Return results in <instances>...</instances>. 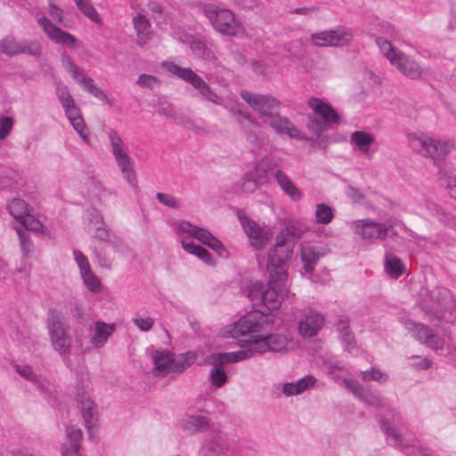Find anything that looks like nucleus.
Here are the masks:
<instances>
[{
	"instance_id": "obj_37",
	"label": "nucleus",
	"mask_w": 456,
	"mask_h": 456,
	"mask_svg": "<svg viewBox=\"0 0 456 456\" xmlns=\"http://www.w3.org/2000/svg\"><path fill=\"white\" fill-rule=\"evenodd\" d=\"M133 24L137 35V41L140 45H143L149 39L150 21L142 14L134 17Z\"/></svg>"
},
{
	"instance_id": "obj_16",
	"label": "nucleus",
	"mask_w": 456,
	"mask_h": 456,
	"mask_svg": "<svg viewBox=\"0 0 456 456\" xmlns=\"http://www.w3.org/2000/svg\"><path fill=\"white\" fill-rule=\"evenodd\" d=\"M264 123L271 126L280 134H284L299 141L310 140L309 137L304 132L297 129L287 117L281 116L279 110L273 115H271Z\"/></svg>"
},
{
	"instance_id": "obj_4",
	"label": "nucleus",
	"mask_w": 456,
	"mask_h": 456,
	"mask_svg": "<svg viewBox=\"0 0 456 456\" xmlns=\"http://www.w3.org/2000/svg\"><path fill=\"white\" fill-rule=\"evenodd\" d=\"M202 11L218 33L228 37H238L243 32L240 22L235 19L234 13L229 9L206 4Z\"/></svg>"
},
{
	"instance_id": "obj_14",
	"label": "nucleus",
	"mask_w": 456,
	"mask_h": 456,
	"mask_svg": "<svg viewBox=\"0 0 456 456\" xmlns=\"http://www.w3.org/2000/svg\"><path fill=\"white\" fill-rule=\"evenodd\" d=\"M406 329L419 343L434 350L443 349L444 339L435 332L430 327L419 322H408Z\"/></svg>"
},
{
	"instance_id": "obj_55",
	"label": "nucleus",
	"mask_w": 456,
	"mask_h": 456,
	"mask_svg": "<svg viewBox=\"0 0 456 456\" xmlns=\"http://www.w3.org/2000/svg\"><path fill=\"white\" fill-rule=\"evenodd\" d=\"M362 378L363 381L374 380L379 383H385L387 380V375L375 368L362 371Z\"/></svg>"
},
{
	"instance_id": "obj_2",
	"label": "nucleus",
	"mask_w": 456,
	"mask_h": 456,
	"mask_svg": "<svg viewBox=\"0 0 456 456\" xmlns=\"http://www.w3.org/2000/svg\"><path fill=\"white\" fill-rule=\"evenodd\" d=\"M287 281H277L265 284L259 281H250L244 293L255 306H263L266 311L277 310L281 305L283 296L288 293Z\"/></svg>"
},
{
	"instance_id": "obj_8",
	"label": "nucleus",
	"mask_w": 456,
	"mask_h": 456,
	"mask_svg": "<svg viewBox=\"0 0 456 456\" xmlns=\"http://www.w3.org/2000/svg\"><path fill=\"white\" fill-rule=\"evenodd\" d=\"M162 66L165 67L169 73L174 74L182 80L190 83L195 89L198 90L203 100L211 102L216 105L222 104V97L216 94L208 86V84L202 77L197 75L191 69L183 68L174 62L167 61L163 62Z\"/></svg>"
},
{
	"instance_id": "obj_5",
	"label": "nucleus",
	"mask_w": 456,
	"mask_h": 456,
	"mask_svg": "<svg viewBox=\"0 0 456 456\" xmlns=\"http://www.w3.org/2000/svg\"><path fill=\"white\" fill-rule=\"evenodd\" d=\"M308 106L313 113L307 117L306 127L315 135H320L327 131L333 124L339 122V116L335 110L328 103L317 98H310Z\"/></svg>"
},
{
	"instance_id": "obj_20",
	"label": "nucleus",
	"mask_w": 456,
	"mask_h": 456,
	"mask_svg": "<svg viewBox=\"0 0 456 456\" xmlns=\"http://www.w3.org/2000/svg\"><path fill=\"white\" fill-rule=\"evenodd\" d=\"M204 445L211 456H224L230 451L228 435L218 430H211Z\"/></svg>"
},
{
	"instance_id": "obj_62",
	"label": "nucleus",
	"mask_w": 456,
	"mask_h": 456,
	"mask_svg": "<svg viewBox=\"0 0 456 456\" xmlns=\"http://www.w3.org/2000/svg\"><path fill=\"white\" fill-rule=\"evenodd\" d=\"M159 82V79L155 76L142 74L139 76L136 84L142 87L152 89Z\"/></svg>"
},
{
	"instance_id": "obj_32",
	"label": "nucleus",
	"mask_w": 456,
	"mask_h": 456,
	"mask_svg": "<svg viewBox=\"0 0 456 456\" xmlns=\"http://www.w3.org/2000/svg\"><path fill=\"white\" fill-rule=\"evenodd\" d=\"M315 382L316 379L312 375H308L296 382L285 383L282 387V392L286 396L300 395L314 387Z\"/></svg>"
},
{
	"instance_id": "obj_56",
	"label": "nucleus",
	"mask_w": 456,
	"mask_h": 456,
	"mask_svg": "<svg viewBox=\"0 0 456 456\" xmlns=\"http://www.w3.org/2000/svg\"><path fill=\"white\" fill-rule=\"evenodd\" d=\"M20 223L23 225L24 231H32V232H39L43 224L42 223L37 219L34 216L28 213L20 221Z\"/></svg>"
},
{
	"instance_id": "obj_23",
	"label": "nucleus",
	"mask_w": 456,
	"mask_h": 456,
	"mask_svg": "<svg viewBox=\"0 0 456 456\" xmlns=\"http://www.w3.org/2000/svg\"><path fill=\"white\" fill-rule=\"evenodd\" d=\"M83 433L76 426H69L66 428V440L61 446V456H80V444Z\"/></svg>"
},
{
	"instance_id": "obj_41",
	"label": "nucleus",
	"mask_w": 456,
	"mask_h": 456,
	"mask_svg": "<svg viewBox=\"0 0 456 456\" xmlns=\"http://www.w3.org/2000/svg\"><path fill=\"white\" fill-rule=\"evenodd\" d=\"M20 45L21 41L9 35L0 41V52L7 56H15L20 54Z\"/></svg>"
},
{
	"instance_id": "obj_27",
	"label": "nucleus",
	"mask_w": 456,
	"mask_h": 456,
	"mask_svg": "<svg viewBox=\"0 0 456 456\" xmlns=\"http://www.w3.org/2000/svg\"><path fill=\"white\" fill-rule=\"evenodd\" d=\"M191 50L198 57L205 61H215L216 55L212 49L213 44L209 38H197L191 37L189 41Z\"/></svg>"
},
{
	"instance_id": "obj_53",
	"label": "nucleus",
	"mask_w": 456,
	"mask_h": 456,
	"mask_svg": "<svg viewBox=\"0 0 456 456\" xmlns=\"http://www.w3.org/2000/svg\"><path fill=\"white\" fill-rule=\"evenodd\" d=\"M240 190L245 193H252L258 188V183L255 179L253 172H247L240 183Z\"/></svg>"
},
{
	"instance_id": "obj_21",
	"label": "nucleus",
	"mask_w": 456,
	"mask_h": 456,
	"mask_svg": "<svg viewBox=\"0 0 456 456\" xmlns=\"http://www.w3.org/2000/svg\"><path fill=\"white\" fill-rule=\"evenodd\" d=\"M211 419L204 415L185 414L179 421L180 428L188 434L196 435L210 428Z\"/></svg>"
},
{
	"instance_id": "obj_1",
	"label": "nucleus",
	"mask_w": 456,
	"mask_h": 456,
	"mask_svg": "<svg viewBox=\"0 0 456 456\" xmlns=\"http://www.w3.org/2000/svg\"><path fill=\"white\" fill-rule=\"evenodd\" d=\"M273 321L264 312H249L227 330L228 335L237 340L249 343L253 355L269 351L265 330L270 329Z\"/></svg>"
},
{
	"instance_id": "obj_48",
	"label": "nucleus",
	"mask_w": 456,
	"mask_h": 456,
	"mask_svg": "<svg viewBox=\"0 0 456 456\" xmlns=\"http://www.w3.org/2000/svg\"><path fill=\"white\" fill-rule=\"evenodd\" d=\"M375 41L380 52L383 53L384 56H386V58L390 61V63L397 56V53L401 52L395 48L389 41L384 39L383 37H376Z\"/></svg>"
},
{
	"instance_id": "obj_44",
	"label": "nucleus",
	"mask_w": 456,
	"mask_h": 456,
	"mask_svg": "<svg viewBox=\"0 0 456 456\" xmlns=\"http://www.w3.org/2000/svg\"><path fill=\"white\" fill-rule=\"evenodd\" d=\"M269 329L265 330V338L271 352H281L287 348V338L279 334H268Z\"/></svg>"
},
{
	"instance_id": "obj_60",
	"label": "nucleus",
	"mask_w": 456,
	"mask_h": 456,
	"mask_svg": "<svg viewBox=\"0 0 456 456\" xmlns=\"http://www.w3.org/2000/svg\"><path fill=\"white\" fill-rule=\"evenodd\" d=\"M157 112L159 115L167 118H175L176 117L174 105L167 102H159Z\"/></svg>"
},
{
	"instance_id": "obj_9",
	"label": "nucleus",
	"mask_w": 456,
	"mask_h": 456,
	"mask_svg": "<svg viewBox=\"0 0 456 456\" xmlns=\"http://www.w3.org/2000/svg\"><path fill=\"white\" fill-rule=\"evenodd\" d=\"M409 142L412 150L435 162L444 159L453 147L448 141L433 139L426 134H412Z\"/></svg>"
},
{
	"instance_id": "obj_42",
	"label": "nucleus",
	"mask_w": 456,
	"mask_h": 456,
	"mask_svg": "<svg viewBox=\"0 0 456 456\" xmlns=\"http://www.w3.org/2000/svg\"><path fill=\"white\" fill-rule=\"evenodd\" d=\"M7 209L10 215L19 222L28 213V204L19 198L12 200L7 204Z\"/></svg>"
},
{
	"instance_id": "obj_15",
	"label": "nucleus",
	"mask_w": 456,
	"mask_h": 456,
	"mask_svg": "<svg viewBox=\"0 0 456 456\" xmlns=\"http://www.w3.org/2000/svg\"><path fill=\"white\" fill-rule=\"evenodd\" d=\"M354 227L362 240H374L386 239L392 224L388 222L378 223L370 219H362L354 222Z\"/></svg>"
},
{
	"instance_id": "obj_63",
	"label": "nucleus",
	"mask_w": 456,
	"mask_h": 456,
	"mask_svg": "<svg viewBox=\"0 0 456 456\" xmlns=\"http://www.w3.org/2000/svg\"><path fill=\"white\" fill-rule=\"evenodd\" d=\"M108 134H109V139L110 142L112 152L118 151L121 150L122 148H124L123 140L120 137V135L118 134L117 131L110 129L109 131Z\"/></svg>"
},
{
	"instance_id": "obj_25",
	"label": "nucleus",
	"mask_w": 456,
	"mask_h": 456,
	"mask_svg": "<svg viewBox=\"0 0 456 456\" xmlns=\"http://www.w3.org/2000/svg\"><path fill=\"white\" fill-rule=\"evenodd\" d=\"M391 64L402 74L412 79L418 78L421 75L419 65L403 52L397 53V56L392 61Z\"/></svg>"
},
{
	"instance_id": "obj_18",
	"label": "nucleus",
	"mask_w": 456,
	"mask_h": 456,
	"mask_svg": "<svg viewBox=\"0 0 456 456\" xmlns=\"http://www.w3.org/2000/svg\"><path fill=\"white\" fill-rule=\"evenodd\" d=\"M238 217L248 237L251 246L256 250H261L268 241V238L265 231L240 211H239Z\"/></svg>"
},
{
	"instance_id": "obj_57",
	"label": "nucleus",
	"mask_w": 456,
	"mask_h": 456,
	"mask_svg": "<svg viewBox=\"0 0 456 456\" xmlns=\"http://www.w3.org/2000/svg\"><path fill=\"white\" fill-rule=\"evenodd\" d=\"M14 125V119L9 116H1L0 117V140H4L6 138Z\"/></svg>"
},
{
	"instance_id": "obj_39",
	"label": "nucleus",
	"mask_w": 456,
	"mask_h": 456,
	"mask_svg": "<svg viewBox=\"0 0 456 456\" xmlns=\"http://www.w3.org/2000/svg\"><path fill=\"white\" fill-rule=\"evenodd\" d=\"M359 400L369 406L380 409L387 407V399L379 391H371L365 388Z\"/></svg>"
},
{
	"instance_id": "obj_36",
	"label": "nucleus",
	"mask_w": 456,
	"mask_h": 456,
	"mask_svg": "<svg viewBox=\"0 0 456 456\" xmlns=\"http://www.w3.org/2000/svg\"><path fill=\"white\" fill-rule=\"evenodd\" d=\"M385 269L386 272L392 277V278H399L401 275H403L405 272L404 265L403 264L400 257L397 256L389 253L387 254L385 256Z\"/></svg>"
},
{
	"instance_id": "obj_51",
	"label": "nucleus",
	"mask_w": 456,
	"mask_h": 456,
	"mask_svg": "<svg viewBox=\"0 0 456 456\" xmlns=\"http://www.w3.org/2000/svg\"><path fill=\"white\" fill-rule=\"evenodd\" d=\"M21 53L34 57L40 56L42 54V46L40 43L36 40H22L20 45V54Z\"/></svg>"
},
{
	"instance_id": "obj_43",
	"label": "nucleus",
	"mask_w": 456,
	"mask_h": 456,
	"mask_svg": "<svg viewBox=\"0 0 456 456\" xmlns=\"http://www.w3.org/2000/svg\"><path fill=\"white\" fill-rule=\"evenodd\" d=\"M66 117L70 121L73 128L77 132V134L83 138L84 141H87L88 136L85 133L86 123L81 116V112L79 108L76 109V112L72 111L71 114H66Z\"/></svg>"
},
{
	"instance_id": "obj_10",
	"label": "nucleus",
	"mask_w": 456,
	"mask_h": 456,
	"mask_svg": "<svg viewBox=\"0 0 456 456\" xmlns=\"http://www.w3.org/2000/svg\"><path fill=\"white\" fill-rule=\"evenodd\" d=\"M240 97L259 114L263 122L281 108V102L270 94H260L242 90Z\"/></svg>"
},
{
	"instance_id": "obj_6",
	"label": "nucleus",
	"mask_w": 456,
	"mask_h": 456,
	"mask_svg": "<svg viewBox=\"0 0 456 456\" xmlns=\"http://www.w3.org/2000/svg\"><path fill=\"white\" fill-rule=\"evenodd\" d=\"M47 330L53 348L61 355L69 352L71 338L68 334L69 325L61 312L50 308L47 312Z\"/></svg>"
},
{
	"instance_id": "obj_33",
	"label": "nucleus",
	"mask_w": 456,
	"mask_h": 456,
	"mask_svg": "<svg viewBox=\"0 0 456 456\" xmlns=\"http://www.w3.org/2000/svg\"><path fill=\"white\" fill-rule=\"evenodd\" d=\"M197 355L193 352H186L175 356L172 353L169 373H182L196 361Z\"/></svg>"
},
{
	"instance_id": "obj_61",
	"label": "nucleus",
	"mask_w": 456,
	"mask_h": 456,
	"mask_svg": "<svg viewBox=\"0 0 456 456\" xmlns=\"http://www.w3.org/2000/svg\"><path fill=\"white\" fill-rule=\"evenodd\" d=\"M343 382L346 388L350 390L355 397L360 399L365 387L362 386L359 382L352 379H344Z\"/></svg>"
},
{
	"instance_id": "obj_11",
	"label": "nucleus",
	"mask_w": 456,
	"mask_h": 456,
	"mask_svg": "<svg viewBox=\"0 0 456 456\" xmlns=\"http://www.w3.org/2000/svg\"><path fill=\"white\" fill-rule=\"evenodd\" d=\"M178 228L182 232L188 233L199 240L201 243L207 245L223 259L229 257V252L224 245L208 230L193 225L187 221H181L178 224Z\"/></svg>"
},
{
	"instance_id": "obj_46",
	"label": "nucleus",
	"mask_w": 456,
	"mask_h": 456,
	"mask_svg": "<svg viewBox=\"0 0 456 456\" xmlns=\"http://www.w3.org/2000/svg\"><path fill=\"white\" fill-rule=\"evenodd\" d=\"M253 356V354L248 349L239 350L237 352L223 353L218 354V360L223 362H236L248 359Z\"/></svg>"
},
{
	"instance_id": "obj_38",
	"label": "nucleus",
	"mask_w": 456,
	"mask_h": 456,
	"mask_svg": "<svg viewBox=\"0 0 456 456\" xmlns=\"http://www.w3.org/2000/svg\"><path fill=\"white\" fill-rule=\"evenodd\" d=\"M183 248L189 254L194 255L199 257L205 264L214 265L215 262L211 256V254L200 245L195 244L194 242L182 241Z\"/></svg>"
},
{
	"instance_id": "obj_3",
	"label": "nucleus",
	"mask_w": 456,
	"mask_h": 456,
	"mask_svg": "<svg viewBox=\"0 0 456 456\" xmlns=\"http://www.w3.org/2000/svg\"><path fill=\"white\" fill-rule=\"evenodd\" d=\"M419 305L432 319L442 321L446 313H452L455 307L453 295L450 289L442 286L427 289Z\"/></svg>"
},
{
	"instance_id": "obj_52",
	"label": "nucleus",
	"mask_w": 456,
	"mask_h": 456,
	"mask_svg": "<svg viewBox=\"0 0 456 456\" xmlns=\"http://www.w3.org/2000/svg\"><path fill=\"white\" fill-rule=\"evenodd\" d=\"M82 279L86 287L93 292H98L101 289V281L91 269L81 273Z\"/></svg>"
},
{
	"instance_id": "obj_35",
	"label": "nucleus",
	"mask_w": 456,
	"mask_h": 456,
	"mask_svg": "<svg viewBox=\"0 0 456 456\" xmlns=\"http://www.w3.org/2000/svg\"><path fill=\"white\" fill-rule=\"evenodd\" d=\"M56 95L59 99L60 103L64 109L65 114L69 113L72 115V111L76 112V109L78 107L76 105L75 101L72 95L70 94L67 86L61 82L58 83L56 85Z\"/></svg>"
},
{
	"instance_id": "obj_22",
	"label": "nucleus",
	"mask_w": 456,
	"mask_h": 456,
	"mask_svg": "<svg viewBox=\"0 0 456 456\" xmlns=\"http://www.w3.org/2000/svg\"><path fill=\"white\" fill-rule=\"evenodd\" d=\"M338 333L339 339L345 351L352 352L355 347L354 335L350 327V321L347 315L340 314L334 323Z\"/></svg>"
},
{
	"instance_id": "obj_26",
	"label": "nucleus",
	"mask_w": 456,
	"mask_h": 456,
	"mask_svg": "<svg viewBox=\"0 0 456 456\" xmlns=\"http://www.w3.org/2000/svg\"><path fill=\"white\" fill-rule=\"evenodd\" d=\"M305 233V228L297 222H289L280 231L276 240L282 244L294 248L295 243Z\"/></svg>"
},
{
	"instance_id": "obj_7",
	"label": "nucleus",
	"mask_w": 456,
	"mask_h": 456,
	"mask_svg": "<svg viewBox=\"0 0 456 456\" xmlns=\"http://www.w3.org/2000/svg\"><path fill=\"white\" fill-rule=\"evenodd\" d=\"M293 248H289L277 240L275 244L270 248L267 255L266 271L269 277V283L275 281H287L288 279V262L291 257Z\"/></svg>"
},
{
	"instance_id": "obj_28",
	"label": "nucleus",
	"mask_w": 456,
	"mask_h": 456,
	"mask_svg": "<svg viewBox=\"0 0 456 456\" xmlns=\"http://www.w3.org/2000/svg\"><path fill=\"white\" fill-rule=\"evenodd\" d=\"M116 330L115 323H106L102 321H97L94 323V332L90 339V343L94 348L102 347L109 338L114 333Z\"/></svg>"
},
{
	"instance_id": "obj_24",
	"label": "nucleus",
	"mask_w": 456,
	"mask_h": 456,
	"mask_svg": "<svg viewBox=\"0 0 456 456\" xmlns=\"http://www.w3.org/2000/svg\"><path fill=\"white\" fill-rule=\"evenodd\" d=\"M115 160L120 168L126 182L134 188L137 187L136 174L134 169V162L127 152L122 148L118 151L112 152Z\"/></svg>"
},
{
	"instance_id": "obj_13",
	"label": "nucleus",
	"mask_w": 456,
	"mask_h": 456,
	"mask_svg": "<svg viewBox=\"0 0 456 456\" xmlns=\"http://www.w3.org/2000/svg\"><path fill=\"white\" fill-rule=\"evenodd\" d=\"M353 38L350 29L337 28L335 29L322 30L313 33L310 40L313 45L320 47L343 46L348 44Z\"/></svg>"
},
{
	"instance_id": "obj_64",
	"label": "nucleus",
	"mask_w": 456,
	"mask_h": 456,
	"mask_svg": "<svg viewBox=\"0 0 456 456\" xmlns=\"http://www.w3.org/2000/svg\"><path fill=\"white\" fill-rule=\"evenodd\" d=\"M440 179L444 181L446 188L451 190L452 187H456V173L447 172L444 169L439 171Z\"/></svg>"
},
{
	"instance_id": "obj_58",
	"label": "nucleus",
	"mask_w": 456,
	"mask_h": 456,
	"mask_svg": "<svg viewBox=\"0 0 456 456\" xmlns=\"http://www.w3.org/2000/svg\"><path fill=\"white\" fill-rule=\"evenodd\" d=\"M78 9L81 11V12L86 16L88 19H90L94 22H99L100 17L95 10V8L92 5L89 0H86L79 7Z\"/></svg>"
},
{
	"instance_id": "obj_12",
	"label": "nucleus",
	"mask_w": 456,
	"mask_h": 456,
	"mask_svg": "<svg viewBox=\"0 0 456 456\" xmlns=\"http://www.w3.org/2000/svg\"><path fill=\"white\" fill-rule=\"evenodd\" d=\"M384 413L379 416V425L382 431L390 441L393 446H401L403 440L397 428L403 425L401 413L395 408L387 405Z\"/></svg>"
},
{
	"instance_id": "obj_49",
	"label": "nucleus",
	"mask_w": 456,
	"mask_h": 456,
	"mask_svg": "<svg viewBox=\"0 0 456 456\" xmlns=\"http://www.w3.org/2000/svg\"><path fill=\"white\" fill-rule=\"evenodd\" d=\"M17 233L19 236L21 251L24 256H28V255L34 250V245L31 240L30 235L27 231H24L22 228H17Z\"/></svg>"
},
{
	"instance_id": "obj_40",
	"label": "nucleus",
	"mask_w": 456,
	"mask_h": 456,
	"mask_svg": "<svg viewBox=\"0 0 456 456\" xmlns=\"http://www.w3.org/2000/svg\"><path fill=\"white\" fill-rule=\"evenodd\" d=\"M374 140V136L365 131H354L351 134V142L363 153L369 151L370 145Z\"/></svg>"
},
{
	"instance_id": "obj_31",
	"label": "nucleus",
	"mask_w": 456,
	"mask_h": 456,
	"mask_svg": "<svg viewBox=\"0 0 456 456\" xmlns=\"http://www.w3.org/2000/svg\"><path fill=\"white\" fill-rule=\"evenodd\" d=\"M274 178L281 189L289 196V198L297 201L302 198L301 191L292 183L289 177L281 170L278 169L274 173Z\"/></svg>"
},
{
	"instance_id": "obj_45",
	"label": "nucleus",
	"mask_w": 456,
	"mask_h": 456,
	"mask_svg": "<svg viewBox=\"0 0 456 456\" xmlns=\"http://www.w3.org/2000/svg\"><path fill=\"white\" fill-rule=\"evenodd\" d=\"M228 377L220 364L215 365L209 373V380L213 387L220 388L227 382Z\"/></svg>"
},
{
	"instance_id": "obj_50",
	"label": "nucleus",
	"mask_w": 456,
	"mask_h": 456,
	"mask_svg": "<svg viewBox=\"0 0 456 456\" xmlns=\"http://www.w3.org/2000/svg\"><path fill=\"white\" fill-rule=\"evenodd\" d=\"M16 371L25 379L28 381H30L34 385L37 386L38 387H41V382L38 376L33 371L32 368L28 365H20L16 364L14 366Z\"/></svg>"
},
{
	"instance_id": "obj_47",
	"label": "nucleus",
	"mask_w": 456,
	"mask_h": 456,
	"mask_svg": "<svg viewBox=\"0 0 456 456\" xmlns=\"http://www.w3.org/2000/svg\"><path fill=\"white\" fill-rule=\"evenodd\" d=\"M334 217L333 209L325 203L316 206L315 220L318 224H328Z\"/></svg>"
},
{
	"instance_id": "obj_54",
	"label": "nucleus",
	"mask_w": 456,
	"mask_h": 456,
	"mask_svg": "<svg viewBox=\"0 0 456 456\" xmlns=\"http://www.w3.org/2000/svg\"><path fill=\"white\" fill-rule=\"evenodd\" d=\"M80 84L88 93L93 94L94 97L101 100L107 98L105 93L94 83L91 77H84L81 78Z\"/></svg>"
},
{
	"instance_id": "obj_59",
	"label": "nucleus",
	"mask_w": 456,
	"mask_h": 456,
	"mask_svg": "<svg viewBox=\"0 0 456 456\" xmlns=\"http://www.w3.org/2000/svg\"><path fill=\"white\" fill-rule=\"evenodd\" d=\"M156 199L164 206L171 208H178L180 206L178 200L170 194L158 192L156 194Z\"/></svg>"
},
{
	"instance_id": "obj_30",
	"label": "nucleus",
	"mask_w": 456,
	"mask_h": 456,
	"mask_svg": "<svg viewBox=\"0 0 456 456\" xmlns=\"http://www.w3.org/2000/svg\"><path fill=\"white\" fill-rule=\"evenodd\" d=\"M77 405L80 409L81 414L84 418L85 424L87 429H90L94 425V416L95 414V404L88 396H86L85 392L77 390Z\"/></svg>"
},
{
	"instance_id": "obj_29",
	"label": "nucleus",
	"mask_w": 456,
	"mask_h": 456,
	"mask_svg": "<svg viewBox=\"0 0 456 456\" xmlns=\"http://www.w3.org/2000/svg\"><path fill=\"white\" fill-rule=\"evenodd\" d=\"M325 250L322 248L314 246L302 247L301 261L305 273H313L318 261L322 256H325Z\"/></svg>"
},
{
	"instance_id": "obj_17",
	"label": "nucleus",
	"mask_w": 456,
	"mask_h": 456,
	"mask_svg": "<svg viewBox=\"0 0 456 456\" xmlns=\"http://www.w3.org/2000/svg\"><path fill=\"white\" fill-rule=\"evenodd\" d=\"M325 317L322 313L309 308L305 311L302 319L298 322V331L303 337L316 336L323 327Z\"/></svg>"
},
{
	"instance_id": "obj_19",
	"label": "nucleus",
	"mask_w": 456,
	"mask_h": 456,
	"mask_svg": "<svg viewBox=\"0 0 456 456\" xmlns=\"http://www.w3.org/2000/svg\"><path fill=\"white\" fill-rule=\"evenodd\" d=\"M37 23L43 28L48 37L54 43L68 47H71L75 45L77 39L74 36L66 31H63L46 17L38 19Z\"/></svg>"
},
{
	"instance_id": "obj_34",
	"label": "nucleus",
	"mask_w": 456,
	"mask_h": 456,
	"mask_svg": "<svg viewBox=\"0 0 456 456\" xmlns=\"http://www.w3.org/2000/svg\"><path fill=\"white\" fill-rule=\"evenodd\" d=\"M171 356L172 353L169 351H154L152 359L157 375L166 376L169 374Z\"/></svg>"
}]
</instances>
